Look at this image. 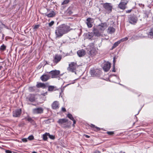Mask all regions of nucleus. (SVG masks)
I'll use <instances>...</instances> for the list:
<instances>
[{"label":"nucleus","instance_id":"49","mask_svg":"<svg viewBox=\"0 0 153 153\" xmlns=\"http://www.w3.org/2000/svg\"><path fill=\"white\" fill-rule=\"evenodd\" d=\"M115 58L114 57L113 59V65H115Z\"/></svg>","mask_w":153,"mask_h":153},{"label":"nucleus","instance_id":"5","mask_svg":"<svg viewBox=\"0 0 153 153\" xmlns=\"http://www.w3.org/2000/svg\"><path fill=\"white\" fill-rule=\"evenodd\" d=\"M60 71L59 70H54L51 71L50 72H47L51 76L52 78H55L57 77L59 75Z\"/></svg>","mask_w":153,"mask_h":153},{"label":"nucleus","instance_id":"30","mask_svg":"<svg viewBox=\"0 0 153 153\" xmlns=\"http://www.w3.org/2000/svg\"><path fill=\"white\" fill-rule=\"evenodd\" d=\"M6 46L4 44H3L1 46V51H4L6 49Z\"/></svg>","mask_w":153,"mask_h":153},{"label":"nucleus","instance_id":"58","mask_svg":"<svg viewBox=\"0 0 153 153\" xmlns=\"http://www.w3.org/2000/svg\"><path fill=\"white\" fill-rule=\"evenodd\" d=\"M3 37H4L3 36H2V38H3Z\"/></svg>","mask_w":153,"mask_h":153},{"label":"nucleus","instance_id":"44","mask_svg":"<svg viewBox=\"0 0 153 153\" xmlns=\"http://www.w3.org/2000/svg\"><path fill=\"white\" fill-rule=\"evenodd\" d=\"M112 71L113 72H115V65H113V69L112 70Z\"/></svg>","mask_w":153,"mask_h":153},{"label":"nucleus","instance_id":"39","mask_svg":"<svg viewBox=\"0 0 153 153\" xmlns=\"http://www.w3.org/2000/svg\"><path fill=\"white\" fill-rule=\"evenodd\" d=\"M54 22L53 21H51L50 23H49L48 24L49 26L51 27L54 24Z\"/></svg>","mask_w":153,"mask_h":153},{"label":"nucleus","instance_id":"53","mask_svg":"<svg viewBox=\"0 0 153 153\" xmlns=\"http://www.w3.org/2000/svg\"><path fill=\"white\" fill-rule=\"evenodd\" d=\"M100 153V152L98 151H97L95 153Z\"/></svg>","mask_w":153,"mask_h":153},{"label":"nucleus","instance_id":"34","mask_svg":"<svg viewBox=\"0 0 153 153\" xmlns=\"http://www.w3.org/2000/svg\"><path fill=\"white\" fill-rule=\"evenodd\" d=\"M67 117L68 118H69L70 120H74V118L73 117L72 115L70 114H68Z\"/></svg>","mask_w":153,"mask_h":153},{"label":"nucleus","instance_id":"21","mask_svg":"<svg viewBox=\"0 0 153 153\" xmlns=\"http://www.w3.org/2000/svg\"><path fill=\"white\" fill-rule=\"evenodd\" d=\"M115 30L113 27H109L107 30V32L109 34H112L115 31Z\"/></svg>","mask_w":153,"mask_h":153},{"label":"nucleus","instance_id":"48","mask_svg":"<svg viewBox=\"0 0 153 153\" xmlns=\"http://www.w3.org/2000/svg\"><path fill=\"white\" fill-rule=\"evenodd\" d=\"M74 81H73L72 82V83H69V84H67V85H66L65 86H64V87H63V88H64L65 87H66V86H68V85H70V84H74Z\"/></svg>","mask_w":153,"mask_h":153},{"label":"nucleus","instance_id":"35","mask_svg":"<svg viewBox=\"0 0 153 153\" xmlns=\"http://www.w3.org/2000/svg\"><path fill=\"white\" fill-rule=\"evenodd\" d=\"M149 35L151 36H153V27L151 28L150 31L149 32Z\"/></svg>","mask_w":153,"mask_h":153},{"label":"nucleus","instance_id":"15","mask_svg":"<svg viewBox=\"0 0 153 153\" xmlns=\"http://www.w3.org/2000/svg\"><path fill=\"white\" fill-rule=\"evenodd\" d=\"M111 64L109 62H106L104 64L103 69L105 71L107 72L108 71L110 68Z\"/></svg>","mask_w":153,"mask_h":153},{"label":"nucleus","instance_id":"4","mask_svg":"<svg viewBox=\"0 0 153 153\" xmlns=\"http://www.w3.org/2000/svg\"><path fill=\"white\" fill-rule=\"evenodd\" d=\"M103 6L105 10L108 13H110L112 11L113 5L111 3H106L103 4Z\"/></svg>","mask_w":153,"mask_h":153},{"label":"nucleus","instance_id":"3","mask_svg":"<svg viewBox=\"0 0 153 153\" xmlns=\"http://www.w3.org/2000/svg\"><path fill=\"white\" fill-rule=\"evenodd\" d=\"M77 67V64L76 62H71L69 64V67L68 68V70L72 72L75 71Z\"/></svg>","mask_w":153,"mask_h":153},{"label":"nucleus","instance_id":"41","mask_svg":"<svg viewBox=\"0 0 153 153\" xmlns=\"http://www.w3.org/2000/svg\"><path fill=\"white\" fill-rule=\"evenodd\" d=\"M107 133L110 135H111L114 134V132L112 131H108L107 132Z\"/></svg>","mask_w":153,"mask_h":153},{"label":"nucleus","instance_id":"47","mask_svg":"<svg viewBox=\"0 0 153 153\" xmlns=\"http://www.w3.org/2000/svg\"><path fill=\"white\" fill-rule=\"evenodd\" d=\"M5 152L6 153H12L11 151L9 150H6Z\"/></svg>","mask_w":153,"mask_h":153},{"label":"nucleus","instance_id":"51","mask_svg":"<svg viewBox=\"0 0 153 153\" xmlns=\"http://www.w3.org/2000/svg\"><path fill=\"white\" fill-rule=\"evenodd\" d=\"M5 27V25L3 24H1V27Z\"/></svg>","mask_w":153,"mask_h":153},{"label":"nucleus","instance_id":"56","mask_svg":"<svg viewBox=\"0 0 153 153\" xmlns=\"http://www.w3.org/2000/svg\"><path fill=\"white\" fill-rule=\"evenodd\" d=\"M32 153H37L36 152H35V151H33V152H32Z\"/></svg>","mask_w":153,"mask_h":153},{"label":"nucleus","instance_id":"54","mask_svg":"<svg viewBox=\"0 0 153 153\" xmlns=\"http://www.w3.org/2000/svg\"><path fill=\"white\" fill-rule=\"evenodd\" d=\"M121 1H128V0H121Z\"/></svg>","mask_w":153,"mask_h":153},{"label":"nucleus","instance_id":"9","mask_svg":"<svg viewBox=\"0 0 153 153\" xmlns=\"http://www.w3.org/2000/svg\"><path fill=\"white\" fill-rule=\"evenodd\" d=\"M90 73L91 75L93 76H97L101 73L100 70L97 69H91L90 70Z\"/></svg>","mask_w":153,"mask_h":153},{"label":"nucleus","instance_id":"8","mask_svg":"<svg viewBox=\"0 0 153 153\" xmlns=\"http://www.w3.org/2000/svg\"><path fill=\"white\" fill-rule=\"evenodd\" d=\"M62 59V56L60 55L55 54L53 59V62L56 65Z\"/></svg>","mask_w":153,"mask_h":153},{"label":"nucleus","instance_id":"37","mask_svg":"<svg viewBox=\"0 0 153 153\" xmlns=\"http://www.w3.org/2000/svg\"><path fill=\"white\" fill-rule=\"evenodd\" d=\"M128 39V37H126L125 38H123L121 39L120 41V42H124L127 40Z\"/></svg>","mask_w":153,"mask_h":153},{"label":"nucleus","instance_id":"16","mask_svg":"<svg viewBox=\"0 0 153 153\" xmlns=\"http://www.w3.org/2000/svg\"><path fill=\"white\" fill-rule=\"evenodd\" d=\"M27 101H30L31 102H33L35 101V95L34 94H30L27 97Z\"/></svg>","mask_w":153,"mask_h":153},{"label":"nucleus","instance_id":"46","mask_svg":"<svg viewBox=\"0 0 153 153\" xmlns=\"http://www.w3.org/2000/svg\"><path fill=\"white\" fill-rule=\"evenodd\" d=\"M62 111L64 112L66 111V110L65 108L63 107L62 108Z\"/></svg>","mask_w":153,"mask_h":153},{"label":"nucleus","instance_id":"31","mask_svg":"<svg viewBox=\"0 0 153 153\" xmlns=\"http://www.w3.org/2000/svg\"><path fill=\"white\" fill-rule=\"evenodd\" d=\"M27 120L31 123L33 124L34 123V120L31 118L29 117L27 118Z\"/></svg>","mask_w":153,"mask_h":153},{"label":"nucleus","instance_id":"19","mask_svg":"<svg viewBox=\"0 0 153 153\" xmlns=\"http://www.w3.org/2000/svg\"><path fill=\"white\" fill-rule=\"evenodd\" d=\"M92 19L90 18H88L86 19V23L89 28H91L92 26Z\"/></svg>","mask_w":153,"mask_h":153},{"label":"nucleus","instance_id":"6","mask_svg":"<svg viewBox=\"0 0 153 153\" xmlns=\"http://www.w3.org/2000/svg\"><path fill=\"white\" fill-rule=\"evenodd\" d=\"M137 18L135 16H130L128 17V20L129 22L132 24L134 25L137 21Z\"/></svg>","mask_w":153,"mask_h":153},{"label":"nucleus","instance_id":"20","mask_svg":"<svg viewBox=\"0 0 153 153\" xmlns=\"http://www.w3.org/2000/svg\"><path fill=\"white\" fill-rule=\"evenodd\" d=\"M85 51L83 49H81L77 51V54L79 57L83 56L85 54Z\"/></svg>","mask_w":153,"mask_h":153},{"label":"nucleus","instance_id":"1","mask_svg":"<svg viewBox=\"0 0 153 153\" xmlns=\"http://www.w3.org/2000/svg\"><path fill=\"white\" fill-rule=\"evenodd\" d=\"M70 30V27L68 26L65 24H62L56 28L55 31L56 37H60L64 34L68 33Z\"/></svg>","mask_w":153,"mask_h":153},{"label":"nucleus","instance_id":"2","mask_svg":"<svg viewBox=\"0 0 153 153\" xmlns=\"http://www.w3.org/2000/svg\"><path fill=\"white\" fill-rule=\"evenodd\" d=\"M68 120L66 119H61L59 120L58 123L61 125L64 128L68 127L69 125L68 124Z\"/></svg>","mask_w":153,"mask_h":153},{"label":"nucleus","instance_id":"18","mask_svg":"<svg viewBox=\"0 0 153 153\" xmlns=\"http://www.w3.org/2000/svg\"><path fill=\"white\" fill-rule=\"evenodd\" d=\"M59 103L57 101H55L52 105V108L53 109H56L59 108Z\"/></svg>","mask_w":153,"mask_h":153},{"label":"nucleus","instance_id":"45","mask_svg":"<svg viewBox=\"0 0 153 153\" xmlns=\"http://www.w3.org/2000/svg\"><path fill=\"white\" fill-rule=\"evenodd\" d=\"M131 9L127 10L126 11V13H130L131 11Z\"/></svg>","mask_w":153,"mask_h":153},{"label":"nucleus","instance_id":"55","mask_svg":"<svg viewBox=\"0 0 153 153\" xmlns=\"http://www.w3.org/2000/svg\"><path fill=\"white\" fill-rule=\"evenodd\" d=\"M47 94V92H45V93H44L43 95L44 96H45Z\"/></svg>","mask_w":153,"mask_h":153},{"label":"nucleus","instance_id":"50","mask_svg":"<svg viewBox=\"0 0 153 153\" xmlns=\"http://www.w3.org/2000/svg\"><path fill=\"white\" fill-rule=\"evenodd\" d=\"M72 120L73 121V126H74V125L76 123V121L75 120H74H74Z\"/></svg>","mask_w":153,"mask_h":153},{"label":"nucleus","instance_id":"29","mask_svg":"<svg viewBox=\"0 0 153 153\" xmlns=\"http://www.w3.org/2000/svg\"><path fill=\"white\" fill-rule=\"evenodd\" d=\"M48 133H46L43 135V139L44 140H46L47 139Z\"/></svg>","mask_w":153,"mask_h":153},{"label":"nucleus","instance_id":"11","mask_svg":"<svg viewBox=\"0 0 153 153\" xmlns=\"http://www.w3.org/2000/svg\"><path fill=\"white\" fill-rule=\"evenodd\" d=\"M33 113L34 114H41L43 111V109L41 107L34 108L32 110Z\"/></svg>","mask_w":153,"mask_h":153},{"label":"nucleus","instance_id":"40","mask_svg":"<svg viewBox=\"0 0 153 153\" xmlns=\"http://www.w3.org/2000/svg\"><path fill=\"white\" fill-rule=\"evenodd\" d=\"M28 139L30 140H32L33 139L34 137L33 135H30L28 137Z\"/></svg>","mask_w":153,"mask_h":153},{"label":"nucleus","instance_id":"17","mask_svg":"<svg viewBox=\"0 0 153 153\" xmlns=\"http://www.w3.org/2000/svg\"><path fill=\"white\" fill-rule=\"evenodd\" d=\"M21 113V110L20 109H17L13 112V116L14 117H18L20 116Z\"/></svg>","mask_w":153,"mask_h":153},{"label":"nucleus","instance_id":"22","mask_svg":"<svg viewBox=\"0 0 153 153\" xmlns=\"http://www.w3.org/2000/svg\"><path fill=\"white\" fill-rule=\"evenodd\" d=\"M36 86L38 88H45L46 87L44 83H42L41 82H39L37 83L36 85Z\"/></svg>","mask_w":153,"mask_h":153},{"label":"nucleus","instance_id":"28","mask_svg":"<svg viewBox=\"0 0 153 153\" xmlns=\"http://www.w3.org/2000/svg\"><path fill=\"white\" fill-rule=\"evenodd\" d=\"M36 87L35 86L30 87L29 88V91L30 92H33L35 91Z\"/></svg>","mask_w":153,"mask_h":153},{"label":"nucleus","instance_id":"59","mask_svg":"<svg viewBox=\"0 0 153 153\" xmlns=\"http://www.w3.org/2000/svg\"><path fill=\"white\" fill-rule=\"evenodd\" d=\"M123 153H124V152H123Z\"/></svg>","mask_w":153,"mask_h":153},{"label":"nucleus","instance_id":"43","mask_svg":"<svg viewBox=\"0 0 153 153\" xmlns=\"http://www.w3.org/2000/svg\"><path fill=\"white\" fill-rule=\"evenodd\" d=\"M22 140L23 142H27V139L26 138H23L22 139Z\"/></svg>","mask_w":153,"mask_h":153},{"label":"nucleus","instance_id":"32","mask_svg":"<svg viewBox=\"0 0 153 153\" xmlns=\"http://www.w3.org/2000/svg\"><path fill=\"white\" fill-rule=\"evenodd\" d=\"M70 1L69 0H65L62 3V5H63L64 4H66L68 3Z\"/></svg>","mask_w":153,"mask_h":153},{"label":"nucleus","instance_id":"10","mask_svg":"<svg viewBox=\"0 0 153 153\" xmlns=\"http://www.w3.org/2000/svg\"><path fill=\"white\" fill-rule=\"evenodd\" d=\"M47 72L44 74L40 77V79L43 82H45L49 79L50 77V76L49 75Z\"/></svg>","mask_w":153,"mask_h":153},{"label":"nucleus","instance_id":"23","mask_svg":"<svg viewBox=\"0 0 153 153\" xmlns=\"http://www.w3.org/2000/svg\"><path fill=\"white\" fill-rule=\"evenodd\" d=\"M45 15L48 17H52L55 16L56 13L54 11H52L51 13L47 14L46 13Z\"/></svg>","mask_w":153,"mask_h":153},{"label":"nucleus","instance_id":"38","mask_svg":"<svg viewBox=\"0 0 153 153\" xmlns=\"http://www.w3.org/2000/svg\"><path fill=\"white\" fill-rule=\"evenodd\" d=\"M39 25H35L33 28L34 31L36 30V29L39 28Z\"/></svg>","mask_w":153,"mask_h":153},{"label":"nucleus","instance_id":"14","mask_svg":"<svg viewBox=\"0 0 153 153\" xmlns=\"http://www.w3.org/2000/svg\"><path fill=\"white\" fill-rule=\"evenodd\" d=\"M99 29L102 31H104L107 27L108 25L106 23H101L98 25Z\"/></svg>","mask_w":153,"mask_h":153},{"label":"nucleus","instance_id":"52","mask_svg":"<svg viewBox=\"0 0 153 153\" xmlns=\"http://www.w3.org/2000/svg\"><path fill=\"white\" fill-rule=\"evenodd\" d=\"M85 137L88 138H89L90 137V136L88 135H85Z\"/></svg>","mask_w":153,"mask_h":153},{"label":"nucleus","instance_id":"27","mask_svg":"<svg viewBox=\"0 0 153 153\" xmlns=\"http://www.w3.org/2000/svg\"><path fill=\"white\" fill-rule=\"evenodd\" d=\"M55 87L54 86H49L48 87V91H52L54 90Z\"/></svg>","mask_w":153,"mask_h":153},{"label":"nucleus","instance_id":"36","mask_svg":"<svg viewBox=\"0 0 153 153\" xmlns=\"http://www.w3.org/2000/svg\"><path fill=\"white\" fill-rule=\"evenodd\" d=\"M48 136L50 138L53 140L55 138V137L54 136L51 135L48 133Z\"/></svg>","mask_w":153,"mask_h":153},{"label":"nucleus","instance_id":"13","mask_svg":"<svg viewBox=\"0 0 153 153\" xmlns=\"http://www.w3.org/2000/svg\"><path fill=\"white\" fill-rule=\"evenodd\" d=\"M73 7H69L68 9L65 11L64 14L65 16H70L72 15L73 13Z\"/></svg>","mask_w":153,"mask_h":153},{"label":"nucleus","instance_id":"33","mask_svg":"<svg viewBox=\"0 0 153 153\" xmlns=\"http://www.w3.org/2000/svg\"><path fill=\"white\" fill-rule=\"evenodd\" d=\"M94 33L95 34V35L97 36H99L100 35V34L98 32L97 30L96 29H94Z\"/></svg>","mask_w":153,"mask_h":153},{"label":"nucleus","instance_id":"42","mask_svg":"<svg viewBox=\"0 0 153 153\" xmlns=\"http://www.w3.org/2000/svg\"><path fill=\"white\" fill-rule=\"evenodd\" d=\"M139 5L140 6V7H141L142 8H143L144 6V4H139Z\"/></svg>","mask_w":153,"mask_h":153},{"label":"nucleus","instance_id":"12","mask_svg":"<svg viewBox=\"0 0 153 153\" xmlns=\"http://www.w3.org/2000/svg\"><path fill=\"white\" fill-rule=\"evenodd\" d=\"M128 1H121L118 5V7L121 9L125 10L126 8V5Z\"/></svg>","mask_w":153,"mask_h":153},{"label":"nucleus","instance_id":"24","mask_svg":"<svg viewBox=\"0 0 153 153\" xmlns=\"http://www.w3.org/2000/svg\"><path fill=\"white\" fill-rule=\"evenodd\" d=\"M86 36L87 39H90L93 36V34L92 33H88L86 34Z\"/></svg>","mask_w":153,"mask_h":153},{"label":"nucleus","instance_id":"25","mask_svg":"<svg viewBox=\"0 0 153 153\" xmlns=\"http://www.w3.org/2000/svg\"><path fill=\"white\" fill-rule=\"evenodd\" d=\"M90 126L91 127L93 128V129L95 131H97L100 130V128L98 127H97L95 126L93 124H91V125Z\"/></svg>","mask_w":153,"mask_h":153},{"label":"nucleus","instance_id":"7","mask_svg":"<svg viewBox=\"0 0 153 153\" xmlns=\"http://www.w3.org/2000/svg\"><path fill=\"white\" fill-rule=\"evenodd\" d=\"M88 51L91 55H93L96 53V49L92 44V45H88Z\"/></svg>","mask_w":153,"mask_h":153},{"label":"nucleus","instance_id":"57","mask_svg":"<svg viewBox=\"0 0 153 153\" xmlns=\"http://www.w3.org/2000/svg\"><path fill=\"white\" fill-rule=\"evenodd\" d=\"M1 149H2V150H3V148H1Z\"/></svg>","mask_w":153,"mask_h":153},{"label":"nucleus","instance_id":"26","mask_svg":"<svg viewBox=\"0 0 153 153\" xmlns=\"http://www.w3.org/2000/svg\"><path fill=\"white\" fill-rule=\"evenodd\" d=\"M120 43V41H118L115 42L112 46V48L114 49L117 47Z\"/></svg>","mask_w":153,"mask_h":153}]
</instances>
